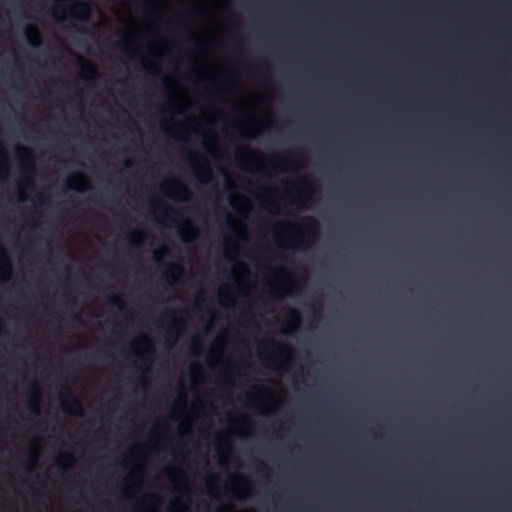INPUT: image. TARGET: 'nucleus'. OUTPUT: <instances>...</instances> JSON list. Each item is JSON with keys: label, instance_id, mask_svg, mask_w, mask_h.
I'll return each instance as SVG.
<instances>
[{"label": "nucleus", "instance_id": "1", "mask_svg": "<svg viewBox=\"0 0 512 512\" xmlns=\"http://www.w3.org/2000/svg\"><path fill=\"white\" fill-rule=\"evenodd\" d=\"M68 11L75 19L87 22L90 19L92 7L87 2H78L69 8Z\"/></svg>", "mask_w": 512, "mask_h": 512}, {"label": "nucleus", "instance_id": "2", "mask_svg": "<svg viewBox=\"0 0 512 512\" xmlns=\"http://www.w3.org/2000/svg\"><path fill=\"white\" fill-rule=\"evenodd\" d=\"M27 41L32 46H38L40 44V33L37 27L27 26L25 29Z\"/></svg>", "mask_w": 512, "mask_h": 512}, {"label": "nucleus", "instance_id": "3", "mask_svg": "<svg viewBox=\"0 0 512 512\" xmlns=\"http://www.w3.org/2000/svg\"><path fill=\"white\" fill-rule=\"evenodd\" d=\"M151 204L153 206L158 205L163 213V216L166 219L170 220V219H172V216L180 214V212L178 210L172 208L171 206H168L167 204L161 202L160 200H152Z\"/></svg>", "mask_w": 512, "mask_h": 512}, {"label": "nucleus", "instance_id": "4", "mask_svg": "<svg viewBox=\"0 0 512 512\" xmlns=\"http://www.w3.org/2000/svg\"><path fill=\"white\" fill-rule=\"evenodd\" d=\"M171 185L173 187H176L177 188V195L182 199V200H189L190 197H191V191L190 189L184 185L183 183L177 181V180H173L171 182Z\"/></svg>", "mask_w": 512, "mask_h": 512}, {"label": "nucleus", "instance_id": "5", "mask_svg": "<svg viewBox=\"0 0 512 512\" xmlns=\"http://www.w3.org/2000/svg\"><path fill=\"white\" fill-rule=\"evenodd\" d=\"M0 256L4 259V267L2 271L6 272L10 276L12 271L11 263L3 246H0Z\"/></svg>", "mask_w": 512, "mask_h": 512}, {"label": "nucleus", "instance_id": "6", "mask_svg": "<svg viewBox=\"0 0 512 512\" xmlns=\"http://www.w3.org/2000/svg\"><path fill=\"white\" fill-rule=\"evenodd\" d=\"M175 273L182 274L183 269L176 264H172L169 266L168 271L166 273V277L168 280H174L175 279Z\"/></svg>", "mask_w": 512, "mask_h": 512}, {"label": "nucleus", "instance_id": "7", "mask_svg": "<svg viewBox=\"0 0 512 512\" xmlns=\"http://www.w3.org/2000/svg\"><path fill=\"white\" fill-rule=\"evenodd\" d=\"M108 303L109 305H111L112 307H117L119 309H123L124 308V301L123 299L118 296V295H110L108 297Z\"/></svg>", "mask_w": 512, "mask_h": 512}, {"label": "nucleus", "instance_id": "8", "mask_svg": "<svg viewBox=\"0 0 512 512\" xmlns=\"http://www.w3.org/2000/svg\"><path fill=\"white\" fill-rule=\"evenodd\" d=\"M78 60H79V64H80L82 71H87V72H91V73L95 72V68L91 62L87 61L86 59H84L82 57H78Z\"/></svg>", "mask_w": 512, "mask_h": 512}, {"label": "nucleus", "instance_id": "9", "mask_svg": "<svg viewBox=\"0 0 512 512\" xmlns=\"http://www.w3.org/2000/svg\"><path fill=\"white\" fill-rule=\"evenodd\" d=\"M136 234L140 236V239H134V238L130 239V243L133 247L140 246L142 240L146 237V234L142 231H138V232H136Z\"/></svg>", "mask_w": 512, "mask_h": 512}, {"label": "nucleus", "instance_id": "10", "mask_svg": "<svg viewBox=\"0 0 512 512\" xmlns=\"http://www.w3.org/2000/svg\"><path fill=\"white\" fill-rule=\"evenodd\" d=\"M16 154L20 159H23L24 157L30 158L31 156L29 150L21 146L17 147Z\"/></svg>", "mask_w": 512, "mask_h": 512}, {"label": "nucleus", "instance_id": "11", "mask_svg": "<svg viewBox=\"0 0 512 512\" xmlns=\"http://www.w3.org/2000/svg\"><path fill=\"white\" fill-rule=\"evenodd\" d=\"M169 253V249L167 247H163L160 250L155 252V261L160 262L163 255Z\"/></svg>", "mask_w": 512, "mask_h": 512}, {"label": "nucleus", "instance_id": "12", "mask_svg": "<svg viewBox=\"0 0 512 512\" xmlns=\"http://www.w3.org/2000/svg\"><path fill=\"white\" fill-rule=\"evenodd\" d=\"M290 319L296 323V324H299L300 321H301V314L298 310H292L291 313H290Z\"/></svg>", "mask_w": 512, "mask_h": 512}, {"label": "nucleus", "instance_id": "13", "mask_svg": "<svg viewBox=\"0 0 512 512\" xmlns=\"http://www.w3.org/2000/svg\"><path fill=\"white\" fill-rule=\"evenodd\" d=\"M195 174L197 175L199 181H201L202 183H207L209 182L210 180H212V177H211V171L209 168L206 169V172H205V178H202L198 175V173L195 172Z\"/></svg>", "mask_w": 512, "mask_h": 512}, {"label": "nucleus", "instance_id": "14", "mask_svg": "<svg viewBox=\"0 0 512 512\" xmlns=\"http://www.w3.org/2000/svg\"><path fill=\"white\" fill-rule=\"evenodd\" d=\"M0 150L3 152V158H4V162H5L4 166L0 167V173L1 172L7 173L8 172V159L4 152L3 146L1 144H0Z\"/></svg>", "mask_w": 512, "mask_h": 512}, {"label": "nucleus", "instance_id": "15", "mask_svg": "<svg viewBox=\"0 0 512 512\" xmlns=\"http://www.w3.org/2000/svg\"><path fill=\"white\" fill-rule=\"evenodd\" d=\"M66 395L69 399H71L73 401V403L82 410V406L80 404V402L75 398V396L73 395V393L67 388L66 389Z\"/></svg>", "mask_w": 512, "mask_h": 512}, {"label": "nucleus", "instance_id": "16", "mask_svg": "<svg viewBox=\"0 0 512 512\" xmlns=\"http://www.w3.org/2000/svg\"><path fill=\"white\" fill-rule=\"evenodd\" d=\"M72 180L83 183V182L87 181V178L83 173L77 172V173L73 174Z\"/></svg>", "mask_w": 512, "mask_h": 512}, {"label": "nucleus", "instance_id": "17", "mask_svg": "<svg viewBox=\"0 0 512 512\" xmlns=\"http://www.w3.org/2000/svg\"><path fill=\"white\" fill-rule=\"evenodd\" d=\"M33 412L38 413V398L32 399L30 402Z\"/></svg>", "mask_w": 512, "mask_h": 512}, {"label": "nucleus", "instance_id": "18", "mask_svg": "<svg viewBox=\"0 0 512 512\" xmlns=\"http://www.w3.org/2000/svg\"><path fill=\"white\" fill-rule=\"evenodd\" d=\"M265 346L267 348H277L278 347V344L274 341V340H269V341H266L265 343Z\"/></svg>", "mask_w": 512, "mask_h": 512}, {"label": "nucleus", "instance_id": "19", "mask_svg": "<svg viewBox=\"0 0 512 512\" xmlns=\"http://www.w3.org/2000/svg\"><path fill=\"white\" fill-rule=\"evenodd\" d=\"M185 229L189 230L190 232H192L193 234H196L197 230L192 228L191 225H190V222L186 221V224H185Z\"/></svg>", "mask_w": 512, "mask_h": 512}, {"label": "nucleus", "instance_id": "20", "mask_svg": "<svg viewBox=\"0 0 512 512\" xmlns=\"http://www.w3.org/2000/svg\"><path fill=\"white\" fill-rule=\"evenodd\" d=\"M180 233H181V239H182V241H183V242L188 243V242H190V241H191V239H189L188 237H186V235H185L184 231H181Z\"/></svg>", "mask_w": 512, "mask_h": 512}, {"label": "nucleus", "instance_id": "21", "mask_svg": "<svg viewBox=\"0 0 512 512\" xmlns=\"http://www.w3.org/2000/svg\"><path fill=\"white\" fill-rule=\"evenodd\" d=\"M198 343H199V341H198V340H194V341H193L192 348H193V352H194L195 354H196V348H197V346H198Z\"/></svg>", "mask_w": 512, "mask_h": 512}, {"label": "nucleus", "instance_id": "22", "mask_svg": "<svg viewBox=\"0 0 512 512\" xmlns=\"http://www.w3.org/2000/svg\"><path fill=\"white\" fill-rule=\"evenodd\" d=\"M67 188H68V189H73V190H78V191L80 190L79 188H77V187H75V186L71 185V183H70V182H69V183H67Z\"/></svg>", "mask_w": 512, "mask_h": 512}, {"label": "nucleus", "instance_id": "23", "mask_svg": "<svg viewBox=\"0 0 512 512\" xmlns=\"http://www.w3.org/2000/svg\"><path fill=\"white\" fill-rule=\"evenodd\" d=\"M124 165L126 167H131L132 166V161L130 159H127L125 162H124Z\"/></svg>", "mask_w": 512, "mask_h": 512}, {"label": "nucleus", "instance_id": "24", "mask_svg": "<svg viewBox=\"0 0 512 512\" xmlns=\"http://www.w3.org/2000/svg\"><path fill=\"white\" fill-rule=\"evenodd\" d=\"M230 509V506L222 507L218 510V512H224L226 510Z\"/></svg>", "mask_w": 512, "mask_h": 512}, {"label": "nucleus", "instance_id": "25", "mask_svg": "<svg viewBox=\"0 0 512 512\" xmlns=\"http://www.w3.org/2000/svg\"><path fill=\"white\" fill-rule=\"evenodd\" d=\"M126 44H127V42H126L124 39H123V40H121V41H120V43H119V45H120L121 47L126 46Z\"/></svg>", "mask_w": 512, "mask_h": 512}, {"label": "nucleus", "instance_id": "26", "mask_svg": "<svg viewBox=\"0 0 512 512\" xmlns=\"http://www.w3.org/2000/svg\"><path fill=\"white\" fill-rule=\"evenodd\" d=\"M19 199H20L21 201L25 200V197H24V195H23L22 193H19Z\"/></svg>", "mask_w": 512, "mask_h": 512}, {"label": "nucleus", "instance_id": "27", "mask_svg": "<svg viewBox=\"0 0 512 512\" xmlns=\"http://www.w3.org/2000/svg\"><path fill=\"white\" fill-rule=\"evenodd\" d=\"M54 18L58 21H62L63 19L61 17H58L56 14H54Z\"/></svg>", "mask_w": 512, "mask_h": 512}, {"label": "nucleus", "instance_id": "28", "mask_svg": "<svg viewBox=\"0 0 512 512\" xmlns=\"http://www.w3.org/2000/svg\"><path fill=\"white\" fill-rule=\"evenodd\" d=\"M162 85H163L164 87L168 88L167 83H166V80H163Z\"/></svg>", "mask_w": 512, "mask_h": 512}, {"label": "nucleus", "instance_id": "29", "mask_svg": "<svg viewBox=\"0 0 512 512\" xmlns=\"http://www.w3.org/2000/svg\"><path fill=\"white\" fill-rule=\"evenodd\" d=\"M170 186H171V185L164 184L162 187H163V188H168V187H170Z\"/></svg>", "mask_w": 512, "mask_h": 512}, {"label": "nucleus", "instance_id": "30", "mask_svg": "<svg viewBox=\"0 0 512 512\" xmlns=\"http://www.w3.org/2000/svg\"><path fill=\"white\" fill-rule=\"evenodd\" d=\"M26 184H27V185H31V184H32V182H31L30 180H27V181H26Z\"/></svg>", "mask_w": 512, "mask_h": 512}, {"label": "nucleus", "instance_id": "31", "mask_svg": "<svg viewBox=\"0 0 512 512\" xmlns=\"http://www.w3.org/2000/svg\"><path fill=\"white\" fill-rule=\"evenodd\" d=\"M142 339L148 341V338L146 336H143Z\"/></svg>", "mask_w": 512, "mask_h": 512}]
</instances>
